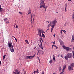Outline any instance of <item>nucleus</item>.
Returning <instances> with one entry per match:
<instances>
[{
  "label": "nucleus",
  "instance_id": "63",
  "mask_svg": "<svg viewBox=\"0 0 74 74\" xmlns=\"http://www.w3.org/2000/svg\"><path fill=\"white\" fill-rule=\"evenodd\" d=\"M33 25H32V27H33Z\"/></svg>",
  "mask_w": 74,
  "mask_h": 74
},
{
  "label": "nucleus",
  "instance_id": "10",
  "mask_svg": "<svg viewBox=\"0 0 74 74\" xmlns=\"http://www.w3.org/2000/svg\"><path fill=\"white\" fill-rule=\"evenodd\" d=\"M71 69H72V67H70V65L68 66V69L69 70H71Z\"/></svg>",
  "mask_w": 74,
  "mask_h": 74
},
{
  "label": "nucleus",
  "instance_id": "33",
  "mask_svg": "<svg viewBox=\"0 0 74 74\" xmlns=\"http://www.w3.org/2000/svg\"><path fill=\"white\" fill-rule=\"evenodd\" d=\"M28 12H29V14H30L31 13L30 10H29L28 11Z\"/></svg>",
  "mask_w": 74,
  "mask_h": 74
},
{
  "label": "nucleus",
  "instance_id": "60",
  "mask_svg": "<svg viewBox=\"0 0 74 74\" xmlns=\"http://www.w3.org/2000/svg\"><path fill=\"white\" fill-rule=\"evenodd\" d=\"M39 45V47H41V46H40V45Z\"/></svg>",
  "mask_w": 74,
  "mask_h": 74
},
{
  "label": "nucleus",
  "instance_id": "52",
  "mask_svg": "<svg viewBox=\"0 0 74 74\" xmlns=\"http://www.w3.org/2000/svg\"><path fill=\"white\" fill-rule=\"evenodd\" d=\"M40 42L41 43H42V42H41V39H40Z\"/></svg>",
  "mask_w": 74,
  "mask_h": 74
},
{
  "label": "nucleus",
  "instance_id": "23",
  "mask_svg": "<svg viewBox=\"0 0 74 74\" xmlns=\"http://www.w3.org/2000/svg\"><path fill=\"white\" fill-rule=\"evenodd\" d=\"M49 63L50 64H51V63H52V60H50Z\"/></svg>",
  "mask_w": 74,
  "mask_h": 74
},
{
  "label": "nucleus",
  "instance_id": "55",
  "mask_svg": "<svg viewBox=\"0 0 74 74\" xmlns=\"http://www.w3.org/2000/svg\"><path fill=\"white\" fill-rule=\"evenodd\" d=\"M38 59L39 60H40V58H39V57H38Z\"/></svg>",
  "mask_w": 74,
  "mask_h": 74
},
{
  "label": "nucleus",
  "instance_id": "54",
  "mask_svg": "<svg viewBox=\"0 0 74 74\" xmlns=\"http://www.w3.org/2000/svg\"><path fill=\"white\" fill-rule=\"evenodd\" d=\"M65 11H67V10L66 9H67V8H65Z\"/></svg>",
  "mask_w": 74,
  "mask_h": 74
},
{
  "label": "nucleus",
  "instance_id": "21",
  "mask_svg": "<svg viewBox=\"0 0 74 74\" xmlns=\"http://www.w3.org/2000/svg\"><path fill=\"white\" fill-rule=\"evenodd\" d=\"M4 11V10L2 8L0 9V12H2V11Z\"/></svg>",
  "mask_w": 74,
  "mask_h": 74
},
{
  "label": "nucleus",
  "instance_id": "48",
  "mask_svg": "<svg viewBox=\"0 0 74 74\" xmlns=\"http://www.w3.org/2000/svg\"><path fill=\"white\" fill-rule=\"evenodd\" d=\"M55 43V41H54V42L53 43V44Z\"/></svg>",
  "mask_w": 74,
  "mask_h": 74
},
{
  "label": "nucleus",
  "instance_id": "57",
  "mask_svg": "<svg viewBox=\"0 0 74 74\" xmlns=\"http://www.w3.org/2000/svg\"><path fill=\"white\" fill-rule=\"evenodd\" d=\"M6 23H9V22H7V21H6Z\"/></svg>",
  "mask_w": 74,
  "mask_h": 74
},
{
  "label": "nucleus",
  "instance_id": "50",
  "mask_svg": "<svg viewBox=\"0 0 74 74\" xmlns=\"http://www.w3.org/2000/svg\"><path fill=\"white\" fill-rule=\"evenodd\" d=\"M1 8V5H0V9Z\"/></svg>",
  "mask_w": 74,
  "mask_h": 74
},
{
  "label": "nucleus",
  "instance_id": "17",
  "mask_svg": "<svg viewBox=\"0 0 74 74\" xmlns=\"http://www.w3.org/2000/svg\"><path fill=\"white\" fill-rule=\"evenodd\" d=\"M51 27H52L51 29V31H52V30H53V28H54L55 26H53V25H51Z\"/></svg>",
  "mask_w": 74,
  "mask_h": 74
},
{
  "label": "nucleus",
  "instance_id": "19",
  "mask_svg": "<svg viewBox=\"0 0 74 74\" xmlns=\"http://www.w3.org/2000/svg\"><path fill=\"white\" fill-rule=\"evenodd\" d=\"M53 60H56V59H55V56H54V55H53Z\"/></svg>",
  "mask_w": 74,
  "mask_h": 74
},
{
  "label": "nucleus",
  "instance_id": "46",
  "mask_svg": "<svg viewBox=\"0 0 74 74\" xmlns=\"http://www.w3.org/2000/svg\"><path fill=\"white\" fill-rule=\"evenodd\" d=\"M40 46H42V43L40 44Z\"/></svg>",
  "mask_w": 74,
  "mask_h": 74
},
{
  "label": "nucleus",
  "instance_id": "44",
  "mask_svg": "<svg viewBox=\"0 0 74 74\" xmlns=\"http://www.w3.org/2000/svg\"><path fill=\"white\" fill-rule=\"evenodd\" d=\"M42 74H44V72L43 71L42 73Z\"/></svg>",
  "mask_w": 74,
  "mask_h": 74
},
{
  "label": "nucleus",
  "instance_id": "12",
  "mask_svg": "<svg viewBox=\"0 0 74 74\" xmlns=\"http://www.w3.org/2000/svg\"><path fill=\"white\" fill-rule=\"evenodd\" d=\"M32 57V56H26V59H30V58H31Z\"/></svg>",
  "mask_w": 74,
  "mask_h": 74
},
{
  "label": "nucleus",
  "instance_id": "47",
  "mask_svg": "<svg viewBox=\"0 0 74 74\" xmlns=\"http://www.w3.org/2000/svg\"><path fill=\"white\" fill-rule=\"evenodd\" d=\"M62 30L60 31V33H61L62 34Z\"/></svg>",
  "mask_w": 74,
  "mask_h": 74
},
{
  "label": "nucleus",
  "instance_id": "3",
  "mask_svg": "<svg viewBox=\"0 0 74 74\" xmlns=\"http://www.w3.org/2000/svg\"><path fill=\"white\" fill-rule=\"evenodd\" d=\"M40 6L39 7V8H44V5H45V3H44V0H41L40 1Z\"/></svg>",
  "mask_w": 74,
  "mask_h": 74
},
{
  "label": "nucleus",
  "instance_id": "36",
  "mask_svg": "<svg viewBox=\"0 0 74 74\" xmlns=\"http://www.w3.org/2000/svg\"><path fill=\"white\" fill-rule=\"evenodd\" d=\"M15 24L16 25V28H18V26H17V25H16V24Z\"/></svg>",
  "mask_w": 74,
  "mask_h": 74
},
{
  "label": "nucleus",
  "instance_id": "4",
  "mask_svg": "<svg viewBox=\"0 0 74 74\" xmlns=\"http://www.w3.org/2000/svg\"><path fill=\"white\" fill-rule=\"evenodd\" d=\"M66 57H68V58L71 59L73 57V54L71 53H68L66 55Z\"/></svg>",
  "mask_w": 74,
  "mask_h": 74
},
{
  "label": "nucleus",
  "instance_id": "20",
  "mask_svg": "<svg viewBox=\"0 0 74 74\" xmlns=\"http://www.w3.org/2000/svg\"><path fill=\"white\" fill-rule=\"evenodd\" d=\"M64 58H65V59L66 60H68V57H67V56H65L64 57Z\"/></svg>",
  "mask_w": 74,
  "mask_h": 74
},
{
  "label": "nucleus",
  "instance_id": "14",
  "mask_svg": "<svg viewBox=\"0 0 74 74\" xmlns=\"http://www.w3.org/2000/svg\"><path fill=\"white\" fill-rule=\"evenodd\" d=\"M35 55H36L34 54L33 56H31V57H30L31 58H29V59H32V58H34V57L35 56Z\"/></svg>",
  "mask_w": 74,
  "mask_h": 74
},
{
  "label": "nucleus",
  "instance_id": "53",
  "mask_svg": "<svg viewBox=\"0 0 74 74\" xmlns=\"http://www.w3.org/2000/svg\"><path fill=\"white\" fill-rule=\"evenodd\" d=\"M55 45H54L53 44L52 45V48H53V46H54Z\"/></svg>",
  "mask_w": 74,
  "mask_h": 74
},
{
  "label": "nucleus",
  "instance_id": "6",
  "mask_svg": "<svg viewBox=\"0 0 74 74\" xmlns=\"http://www.w3.org/2000/svg\"><path fill=\"white\" fill-rule=\"evenodd\" d=\"M56 23H57V21H56V20H54V21H52V23H51L53 24V25H52L51 26H55L56 25Z\"/></svg>",
  "mask_w": 74,
  "mask_h": 74
},
{
  "label": "nucleus",
  "instance_id": "61",
  "mask_svg": "<svg viewBox=\"0 0 74 74\" xmlns=\"http://www.w3.org/2000/svg\"><path fill=\"white\" fill-rule=\"evenodd\" d=\"M39 45V47H41V46H40V45Z\"/></svg>",
  "mask_w": 74,
  "mask_h": 74
},
{
  "label": "nucleus",
  "instance_id": "43",
  "mask_svg": "<svg viewBox=\"0 0 74 74\" xmlns=\"http://www.w3.org/2000/svg\"><path fill=\"white\" fill-rule=\"evenodd\" d=\"M62 71V72L60 73V74H64L63 73V71Z\"/></svg>",
  "mask_w": 74,
  "mask_h": 74
},
{
  "label": "nucleus",
  "instance_id": "37",
  "mask_svg": "<svg viewBox=\"0 0 74 74\" xmlns=\"http://www.w3.org/2000/svg\"><path fill=\"white\" fill-rule=\"evenodd\" d=\"M15 24V23H14V27L15 28H16V27H15V25H16Z\"/></svg>",
  "mask_w": 74,
  "mask_h": 74
},
{
  "label": "nucleus",
  "instance_id": "51",
  "mask_svg": "<svg viewBox=\"0 0 74 74\" xmlns=\"http://www.w3.org/2000/svg\"><path fill=\"white\" fill-rule=\"evenodd\" d=\"M0 64H1V62L0 61Z\"/></svg>",
  "mask_w": 74,
  "mask_h": 74
},
{
  "label": "nucleus",
  "instance_id": "29",
  "mask_svg": "<svg viewBox=\"0 0 74 74\" xmlns=\"http://www.w3.org/2000/svg\"><path fill=\"white\" fill-rule=\"evenodd\" d=\"M48 7V6H45V5H44V8H45V9H47V7Z\"/></svg>",
  "mask_w": 74,
  "mask_h": 74
},
{
  "label": "nucleus",
  "instance_id": "1",
  "mask_svg": "<svg viewBox=\"0 0 74 74\" xmlns=\"http://www.w3.org/2000/svg\"><path fill=\"white\" fill-rule=\"evenodd\" d=\"M9 48L10 49V50L11 52H14V48L13 47V45L12 43H8Z\"/></svg>",
  "mask_w": 74,
  "mask_h": 74
},
{
  "label": "nucleus",
  "instance_id": "38",
  "mask_svg": "<svg viewBox=\"0 0 74 74\" xmlns=\"http://www.w3.org/2000/svg\"><path fill=\"white\" fill-rule=\"evenodd\" d=\"M60 56L62 57V58H63V55H61Z\"/></svg>",
  "mask_w": 74,
  "mask_h": 74
},
{
  "label": "nucleus",
  "instance_id": "24",
  "mask_svg": "<svg viewBox=\"0 0 74 74\" xmlns=\"http://www.w3.org/2000/svg\"><path fill=\"white\" fill-rule=\"evenodd\" d=\"M42 37H43L44 38H45V35H44V34L42 35Z\"/></svg>",
  "mask_w": 74,
  "mask_h": 74
},
{
  "label": "nucleus",
  "instance_id": "56",
  "mask_svg": "<svg viewBox=\"0 0 74 74\" xmlns=\"http://www.w3.org/2000/svg\"><path fill=\"white\" fill-rule=\"evenodd\" d=\"M63 38V35H62V37H61V38Z\"/></svg>",
  "mask_w": 74,
  "mask_h": 74
},
{
  "label": "nucleus",
  "instance_id": "40",
  "mask_svg": "<svg viewBox=\"0 0 74 74\" xmlns=\"http://www.w3.org/2000/svg\"><path fill=\"white\" fill-rule=\"evenodd\" d=\"M54 47H56V49H58V47L56 45H54Z\"/></svg>",
  "mask_w": 74,
  "mask_h": 74
},
{
  "label": "nucleus",
  "instance_id": "58",
  "mask_svg": "<svg viewBox=\"0 0 74 74\" xmlns=\"http://www.w3.org/2000/svg\"><path fill=\"white\" fill-rule=\"evenodd\" d=\"M71 70H74V69H73V68H72Z\"/></svg>",
  "mask_w": 74,
  "mask_h": 74
},
{
  "label": "nucleus",
  "instance_id": "59",
  "mask_svg": "<svg viewBox=\"0 0 74 74\" xmlns=\"http://www.w3.org/2000/svg\"><path fill=\"white\" fill-rule=\"evenodd\" d=\"M68 1H70L71 2V0H68Z\"/></svg>",
  "mask_w": 74,
  "mask_h": 74
},
{
  "label": "nucleus",
  "instance_id": "26",
  "mask_svg": "<svg viewBox=\"0 0 74 74\" xmlns=\"http://www.w3.org/2000/svg\"><path fill=\"white\" fill-rule=\"evenodd\" d=\"M67 22H65V24H64V26H66V25L67 24Z\"/></svg>",
  "mask_w": 74,
  "mask_h": 74
},
{
  "label": "nucleus",
  "instance_id": "42",
  "mask_svg": "<svg viewBox=\"0 0 74 74\" xmlns=\"http://www.w3.org/2000/svg\"><path fill=\"white\" fill-rule=\"evenodd\" d=\"M19 13L20 14H22V12H19Z\"/></svg>",
  "mask_w": 74,
  "mask_h": 74
},
{
  "label": "nucleus",
  "instance_id": "27",
  "mask_svg": "<svg viewBox=\"0 0 74 74\" xmlns=\"http://www.w3.org/2000/svg\"><path fill=\"white\" fill-rule=\"evenodd\" d=\"M38 69L37 71H36V73H39V72H38Z\"/></svg>",
  "mask_w": 74,
  "mask_h": 74
},
{
  "label": "nucleus",
  "instance_id": "32",
  "mask_svg": "<svg viewBox=\"0 0 74 74\" xmlns=\"http://www.w3.org/2000/svg\"><path fill=\"white\" fill-rule=\"evenodd\" d=\"M4 20L6 22H7V18H5L4 19Z\"/></svg>",
  "mask_w": 74,
  "mask_h": 74
},
{
  "label": "nucleus",
  "instance_id": "30",
  "mask_svg": "<svg viewBox=\"0 0 74 74\" xmlns=\"http://www.w3.org/2000/svg\"><path fill=\"white\" fill-rule=\"evenodd\" d=\"M62 30V31L63 32H64V33H66V31H65V30Z\"/></svg>",
  "mask_w": 74,
  "mask_h": 74
},
{
  "label": "nucleus",
  "instance_id": "8",
  "mask_svg": "<svg viewBox=\"0 0 74 74\" xmlns=\"http://www.w3.org/2000/svg\"><path fill=\"white\" fill-rule=\"evenodd\" d=\"M65 69H66V65H64L63 66V67L62 70V71H63V72H64V70H65Z\"/></svg>",
  "mask_w": 74,
  "mask_h": 74
},
{
  "label": "nucleus",
  "instance_id": "16",
  "mask_svg": "<svg viewBox=\"0 0 74 74\" xmlns=\"http://www.w3.org/2000/svg\"><path fill=\"white\" fill-rule=\"evenodd\" d=\"M33 20V14H31V23H32V21Z\"/></svg>",
  "mask_w": 74,
  "mask_h": 74
},
{
  "label": "nucleus",
  "instance_id": "9",
  "mask_svg": "<svg viewBox=\"0 0 74 74\" xmlns=\"http://www.w3.org/2000/svg\"><path fill=\"white\" fill-rule=\"evenodd\" d=\"M72 19L74 22V12H73L72 14Z\"/></svg>",
  "mask_w": 74,
  "mask_h": 74
},
{
  "label": "nucleus",
  "instance_id": "39",
  "mask_svg": "<svg viewBox=\"0 0 74 74\" xmlns=\"http://www.w3.org/2000/svg\"><path fill=\"white\" fill-rule=\"evenodd\" d=\"M73 58H74V52H73V56H72Z\"/></svg>",
  "mask_w": 74,
  "mask_h": 74
},
{
  "label": "nucleus",
  "instance_id": "64",
  "mask_svg": "<svg viewBox=\"0 0 74 74\" xmlns=\"http://www.w3.org/2000/svg\"><path fill=\"white\" fill-rule=\"evenodd\" d=\"M58 12H56V13H58Z\"/></svg>",
  "mask_w": 74,
  "mask_h": 74
},
{
  "label": "nucleus",
  "instance_id": "31",
  "mask_svg": "<svg viewBox=\"0 0 74 74\" xmlns=\"http://www.w3.org/2000/svg\"><path fill=\"white\" fill-rule=\"evenodd\" d=\"M40 40H41V41H42V42H44V41H43V39H42L41 38Z\"/></svg>",
  "mask_w": 74,
  "mask_h": 74
},
{
  "label": "nucleus",
  "instance_id": "34",
  "mask_svg": "<svg viewBox=\"0 0 74 74\" xmlns=\"http://www.w3.org/2000/svg\"><path fill=\"white\" fill-rule=\"evenodd\" d=\"M40 47L42 49H43V47H42V46H40Z\"/></svg>",
  "mask_w": 74,
  "mask_h": 74
},
{
  "label": "nucleus",
  "instance_id": "49",
  "mask_svg": "<svg viewBox=\"0 0 74 74\" xmlns=\"http://www.w3.org/2000/svg\"><path fill=\"white\" fill-rule=\"evenodd\" d=\"M55 35H56V34H55L54 35H53V36L55 37Z\"/></svg>",
  "mask_w": 74,
  "mask_h": 74
},
{
  "label": "nucleus",
  "instance_id": "7",
  "mask_svg": "<svg viewBox=\"0 0 74 74\" xmlns=\"http://www.w3.org/2000/svg\"><path fill=\"white\" fill-rule=\"evenodd\" d=\"M15 71L16 72H14V71H13V74H20V73L19 72V71L18 70H16Z\"/></svg>",
  "mask_w": 74,
  "mask_h": 74
},
{
  "label": "nucleus",
  "instance_id": "11",
  "mask_svg": "<svg viewBox=\"0 0 74 74\" xmlns=\"http://www.w3.org/2000/svg\"><path fill=\"white\" fill-rule=\"evenodd\" d=\"M72 41L73 42H74V35H73L72 36Z\"/></svg>",
  "mask_w": 74,
  "mask_h": 74
},
{
  "label": "nucleus",
  "instance_id": "2",
  "mask_svg": "<svg viewBox=\"0 0 74 74\" xmlns=\"http://www.w3.org/2000/svg\"><path fill=\"white\" fill-rule=\"evenodd\" d=\"M37 30H38V35H39V36H40V37H42V36L41 35V33L42 35L44 34V33H43V30H42L40 28L37 29Z\"/></svg>",
  "mask_w": 74,
  "mask_h": 74
},
{
  "label": "nucleus",
  "instance_id": "45",
  "mask_svg": "<svg viewBox=\"0 0 74 74\" xmlns=\"http://www.w3.org/2000/svg\"><path fill=\"white\" fill-rule=\"evenodd\" d=\"M39 63L40 64H41V63L40 62V60H39Z\"/></svg>",
  "mask_w": 74,
  "mask_h": 74
},
{
  "label": "nucleus",
  "instance_id": "62",
  "mask_svg": "<svg viewBox=\"0 0 74 74\" xmlns=\"http://www.w3.org/2000/svg\"><path fill=\"white\" fill-rule=\"evenodd\" d=\"M29 14H30V13H28V14H27V15H29Z\"/></svg>",
  "mask_w": 74,
  "mask_h": 74
},
{
  "label": "nucleus",
  "instance_id": "13",
  "mask_svg": "<svg viewBox=\"0 0 74 74\" xmlns=\"http://www.w3.org/2000/svg\"><path fill=\"white\" fill-rule=\"evenodd\" d=\"M70 66L71 67H74V63H72L71 64Z\"/></svg>",
  "mask_w": 74,
  "mask_h": 74
},
{
  "label": "nucleus",
  "instance_id": "15",
  "mask_svg": "<svg viewBox=\"0 0 74 74\" xmlns=\"http://www.w3.org/2000/svg\"><path fill=\"white\" fill-rule=\"evenodd\" d=\"M25 42L27 44H29V42L28 41V40H25Z\"/></svg>",
  "mask_w": 74,
  "mask_h": 74
},
{
  "label": "nucleus",
  "instance_id": "22",
  "mask_svg": "<svg viewBox=\"0 0 74 74\" xmlns=\"http://www.w3.org/2000/svg\"><path fill=\"white\" fill-rule=\"evenodd\" d=\"M62 70V67H59V71H60Z\"/></svg>",
  "mask_w": 74,
  "mask_h": 74
},
{
  "label": "nucleus",
  "instance_id": "18",
  "mask_svg": "<svg viewBox=\"0 0 74 74\" xmlns=\"http://www.w3.org/2000/svg\"><path fill=\"white\" fill-rule=\"evenodd\" d=\"M50 26H51V24H49V25L47 26V28H48V29H49V27H50Z\"/></svg>",
  "mask_w": 74,
  "mask_h": 74
},
{
  "label": "nucleus",
  "instance_id": "28",
  "mask_svg": "<svg viewBox=\"0 0 74 74\" xmlns=\"http://www.w3.org/2000/svg\"><path fill=\"white\" fill-rule=\"evenodd\" d=\"M13 37H14V38L15 39L16 41H17V39H16V38L15 37V36H13Z\"/></svg>",
  "mask_w": 74,
  "mask_h": 74
},
{
  "label": "nucleus",
  "instance_id": "5",
  "mask_svg": "<svg viewBox=\"0 0 74 74\" xmlns=\"http://www.w3.org/2000/svg\"><path fill=\"white\" fill-rule=\"evenodd\" d=\"M63 47L64 49H66L67 51V52H69V51L71 50V49L70 47L66 46H63Z\"/></svg>",
  "mask_w": 74,
  "mask_h": 74
},
{
  "label": "nucleus",
  "instance_id": "35",
  "mask_svg": "<svg viewBox=\"0 0 74 74\" xmlns=\"http://www.w3.org/2000/svg\"><path fill=\"white\" fill-rule=\"evenodd\" d=\"M65 8H67V3L65 4Z\"/></svg>",
  "mask_w": 74,
  "mask_h": 74
},
{
  "label": "nucleus",
  "instance_id": "25",
  "mask_svg": "<svg viewBox=\"0 0 74 74\" xmlns=\"http://www.w3.org/2000/svg\"><path fill=\"white\" fill-rule=\"evenodd\" d=\"M5 58V55H4L3 56V60H4Z\"/></svg>",
  "mask_w": 74,
  "mask_h": 74
},
{
  "label": "nucleus",
  "instance_id": "41",
  "mask_svg": "<svg viewBox=\"0 0 74 74\" xmlns=\"http://www.w3.org/2000/svg\"><path fill=\"white\" fill-rule=\"evenodd\" d=\"M36 71H34V74H36Z\"/></svg>",
  "mask_w": 74,
  "mask_h": 74
}]
</instances>
